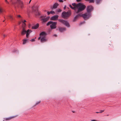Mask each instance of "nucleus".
Returning a JSON list of instances; mask_svg holds the SVG:
<instances>
[{"instance_id":"f257e3e1","label":"nucleus","mask_w":121,"mask_h":121,"mask_svg":"<svg viewBox=\"0 0 121 121\" xmlns=\"http://www.w3.org/2000/svg\"><path fill=\"white\" fill-rule=\"evenodd\" d=\"M47 35V33L44 32H42L39 34V37L38 38V39H40V41L41 42H45L47 41L46 39V36Z\"/></svg>"},{"instance_id":"f03ea898","label":"nucleus","mask_w":121,"mask_h":121,"mask_svg":"<svg viewBox=\"0 0 121 121\" xmlns=\"http://www.w3.org/2000/svg\"><path fill=\"white\" fill-rule=\"evenodd\" d=\"M76 7L78 9V11L76 12V13H78L84 10L86 8L85 5L81 3H79L77 4Z\"/></svg>"},{"instance_id":"7ed1b4c3","label":"nucleus","mask_w":121,"mask_h":121,"mask_svg":"<svg viewBox=\"0 0 121 121\" xmlns=\"http://www.w3.org/2000/svg\"><path fill=\"white\" fill-rule=\"evenodd\" d=\"M71 13L70 11H64L61 14L62 17L64 18H65L69 17L71 15Z\"/></svg>"},{"instance_id":"20e7f679","label":"nucleus","mask_w":121,"mask_h":121,"mask_svg":"<svg viewBox=\"0 0 121 121\" xmlns=\"http://www.w3.org/2000/svg\"><path fill=\"white\" fill-rule=\"evenodd\" d=\"M58 20L59 22L65 25L67 27H69L70 26V25L69 22L67 21H66L62 19H59Z\"/></svg>"},{"instance_id":"39448f33","label":"nucleus","mask_w":121,"mask_h":121,"mask_svg":"<svg viewBox=\"0 0 121 121\" xmlns=\"http://www.w3.org/2000/svg\"><path fill=\"white\" fill-rule=\"evenodd\" d=\"M16 3L17 4L18 7L22 9L24 7L23 3L21 0H16Z\"/></svg>"},{"instance_id":"423d86ee","label":"nucleus","mask_w":121,"mask_h":121,"mask_svg":"<svg viewBox=\"0 0 121 121\" xmlns=\"http://www.w3.org/2000/svg\"><path fill=\"white\" fill-rule=\"evenodd\" d=\"M33 11V12L36 13L35 14L38 16H39L40 15V13L38 11V9L37 8L35 7V8L33 7H32Z\"/></svg>"},{"instance_id":"0eeeda50","label":"nucleus","mask_w":121,"mask_h":121,"mask_svg":"<svg viewBox=\"0 0 121 121\" xmlns=\"http://www.w3.org/2000/svg\"><path fill=\"white\" fill-rule=\"evenodd\" d=\"M57 23L56 22H53L52 24L50 26L51 29H56V27Z\"/></svg>"},{"instance_id":"6e6552de","label":"nucleus","mask_w":121,"mask_h":121,"mask_svg":"<svg viewBox=\"0 0 121 121\" xmlns=\"http://www.w3.org/2000/svg\"><path fill=\"white\" fill-rule=\"evenodd\" d=\"M93 9V7L91 5L88 6L86 8L87 11L88 13H90Z\"/></svg>"},{"instance_id":"1a4fd4ad","label":"nucleus","mask_w":121,"mask_h":121,"mask_svg":"<svg viewBox=\"0 0 121 121\" xmlns=\"http://www.w3.org/2000/svg\"><path fill=\"white\" fill-rule=\"evenodd\" d=\"M90 13H86L83 14V17L85 19H86L88 18L90 16Z\"/></svg>"},{"instance_id":"9d476101","label":"nucleus","mask_w":121,"mask_h":121,"mask_svg":"<svg viewBox=\"0 0 121 121\" xmlns=\"http://www.w3.org/2000/svg\"><path fill=\"white\" fill-rule=\"evenodd\" d=\"M58 17L59 16L58 15L53 16L51 17V20L56 21L58 19Z\"/></svg>"},{"instance_id":"9b49d317","label":"nucleus","mask_w":121,"mask_h":121,"mask_svg":"<svg viewBox=\"0 0 121 121\" xmlns=\"http://www.w3.org/2000/svg\"><path fill=\"white\" fill-rule=\"evenodd\" d=\"M49 18L48 17H47L45 18H43L41 19L43 23H44L47 22Z\"/></svg>"},{"instance_id":"f8f14e48","label":"nucleus","mask_w":121,"mask_h":121,"mask_svg":"<svg viewBox=\"0 0 121 121\" xmlns=\"http://www.w3.org/2000/svg\"><path fill=\"white\" fill-rule=\"evenodd\" d=\"M39 26V24L38 23L36 24L35 25L32 27V29H37Z\"/></svg>"},{"instance_id":"ddd939ff","label":"nucleus","mask_w":121,"mask_h":121,"mask_svg":"<svg viewBox=\"0 0 121 121\" xmlns=\"http://www.w3.org/2000/svg\"><path fill=\"white\" fill-rule=\"evenodd\" d=\"M58 5V4L57 3H56L53 4V7L51 8V9H56L57 8Z\"/></svg>"},{"instance_id":"4468645a","label":"nucleus","mask_w":121,"mask_h":121,"mask_svg":"<svg viewBox=\"0 0 121 121\" xmlns=\"http://www.w3.org/2000/svg\"><path fill=\"white\" fill-rule=\"evenodd\" d=\"M66 28H65L60 27L59 28V30L60 32H63L65 30Z\"/></svg>"},{"instance_id":"2eb2a0df","label":"nucleus","mask_w":121,"mask_h":121,"mask_svg":"<svg viewBox=\"0 0 121 121\" xmlns=\"http://www.w3.org/2000/svg\"><path fill=\"white\" fill-rule=\"evenodd\" d=\"M32 31L30 30H28L26 31V37L27 38H28L29 37V36L30 34L31 33V32Z\"/></svg>"},{"instance_id":"dca6fc26","label":"nucleus","mask_w":121,"mask_h":121,"mask_svg":"<svg viewBox=\"0 0 121 121\" xmlns=\"http://www.w3.org/2000/svg\"><path fill=\"white\" fill-rule=\"evenodd\" d=\"M26 32V31L24 29H23L21 33V34L22 35H23L25 34Z\"/></svg>"},{"instance_id":"f3484780","label":"nucleus","mask_w":121,"mask_h":121,"mask_svg":"<svg viewBox=\"0 0 121 121\" xmlns=\"http://www.w3.org/2000/svg\"><path fill=\"white\" fill-rule=\"evenodd\" d=\"M78 18V16H77V15H76L73 18V22H75Z\"/></svg>"},{"instance_id":"a211bd4d","label":"nucleus","mask_w":121,"mask_h":121,"mask_svg":"<svg viewBox=\"0 0 121 121\" xmlns=\"http://www.w3.org/2000/svg\"><path fill=\"white\" fill-rule=\"evenodd\" d=\"M9 19L11 20H13V18L12 16L11 15H9L7 17Z\"/></svg>"},{"instance_id":"6ab92c4d","label":"nucleus","mask_w":121,"mask_h":121,"mask_svg":"<svg viewBox=\"0 0 121 121\" xmlns=\"http://www.w3.org/2000/svg\"><path fill=\"white\" fill-rule=\"evenodd\" d=\"M53 22L52 21H50L48 22L46 26H48L52 24Z\"/></svg>"},{"instance_id":"aec40b11","label":"nucleus","mask_w":121,"mask_h":121,"mask_svg":"<svg viewBox=\"0 0 121 121\" xmlns=\"http://www.w3.org/2000/svg\"><path fill=\"white\" fill-rule=\"evenodd\" d=\"M12 118H13V117H10L5 118L4 119V120H3V121H4V120L6 121L9 120Z\"/></svg>"},{"instance_id":"412c9836","label":"nucleus","mask_w":121,"mask_h":121,"mask_svg":"<svg viewBox=\"0 0 121 121\" xmlns=\"http://www.w3.org/2000/svg\"><path fill=\"white\" fill-rule=\"evenodd\" d=\"M69 7L72 9H73L75 10L76 9H75V7H73L72 6L71 4H69Z\"/></svg>"},{"instance_id":"4be33fe9","label":"nucleus","mask_w":121,"mask_h":121,"mask_svg":"<svg viewBox=\"0 0 121 121\" xmlns=\"http://www.w3.org/2000/svg\"><path fill=\"white\" fill-rule=\"evenodd\" d=\"M28 40V39H26L24 40L23 42V44H25Z\"/></svg>"},{"instance_id":"5701e85b","label":"nucleus","mask_w":121,"mask_h":121,"mask_svg":"<svg viewBox=\"0 0 121 121\" xmlns=\"http://www.w3.org/2000/svg\"><path fill=\"white\" fill-rule=\"evenodd\" d=\"M4 10L1 8H0V13L1 14L3 13Z\"/></svg>"},{"instance_id":"b1692460","label":"nucleus","mask_w":121,"mask_h":121,"mask_svg":"<svg viewBox=\"0 0 121 121\" xmlns=\"http://www.w3.org/2000/svg\"><path fill=\"white\" fill-rule=\"evenodd\" d=\"M72 5L73 6H74L73 7H75V9H76L77 8V7H76V6H77V4H76V3H73L72 4Z\"/></svg>"},{"instance_id":"393cba45","label":"nucleus","mask_w":121,"mask_h":121,"mask_svg":"<svg viewBox=\"0 0 121 121\" xmlns=\"http://www.w3.org/2000/svg\"><path fill=\"white\" fill-rule=\"evenodd\" d=\"M77 15L78 16V18L79 17H83V14H82L81 13H79Z\"/></svg>"},{"instance_id":"a878e982","label":"nucleus","mask_w":121,"mask_h":121,"mask_svg":"<svg viewBox=\"0 0 121 121\" xmlns=\"http://www.w3.org/2000/svg\"><path fill=\"white\" fill-rule=\"evenodd\" d=\"M102 0H96V3L97 4H99L101 1Z\"/></svg>"},{"instance_id":"bb28decb","label":"nucleus","mask_w":121,"mask_h":121,"mask_svg":"<svg viewBox=\"0 0 121 121\" xmlns=\"http://www.w3.org/2000/svg\"><path fill=\"white\" fill-rule=\"evenodd\" d=\"M50 14H54L55 13V12L54 11H51L50 12Z\"/></svg>"},{"instance_id":"cd10ccee","label":"nucleus","mask_w":121,"mask_h":121,"mask_svg":"<svg viewBox=\"0 0 121 121\" xmlns=\"http://www.w3.org/2000/svg\"><path fill=\"white\" fill-rule=\"evenodd\" d=\"M85 23V21H83L82 22H81L79 24V25L80 26L82 24H84Z\"/></svg>"},{"instance_id":"c85d7f7f","label":"nucleus","mask_w":121,"mask_h":121,"mask_svg":"<svg viewBox=\"0 0 121 121\" xmlns=\"http://www.w3.org/2000/svg\"><path fill=\"white\" fill-rule=\"evenodd\" d=\"M26 22V20H24L22 22V23L24 25H26V24L24 22Z\"/></svg>"},{"instance_id":"c756f323","label":"nucleus","mask_w":121,"mask_h":121,"mask_svg":"<svg viewBox=\"0 0 121 121\" xmlns=\"http://www.w3.org/2000/svg\"><path fill=\"white\" fill-rule=\"evenodd\" d=\"M61 11V10L60 9H57V12H60Z\"/></svg>"},{"instance_id":"7c9ffc66","label":"nucleus","mask_w":121,"mask_h":121,"mask_svg":"<svg viewBox=\"0 0 121 121\" xmlns=\"http://www.w3.org/2000/svg\"><path fill=\"white\" fill-rule=\"evenodd\" d=\"M40 102H41L40 101H39V102H36L35 104V105H38V104H39L40 103Z\"/></svg>"},{"instance_id":"2f4dec72","label":"nucleus","mask_w":121,"mask_h":121,"mask_svg":"<svg viewBox=\"0 0 121 121\" xmlns=\"http://www.w3.org/2000/svg\"><path fill=\"white\" fill-rule=\"evenodd\" d=\"M35 41V39H32L30 40V41L32 42L34 41Z\"/></svg>"},{"instance_id":"473e14b6","label":"nucleus","mask_w":121,"mask_h":121,"mask_svg":"<svg viewBox=\"0 0 121 121\" xmlns=\"http://www.w3.org/2000/svg\"><path fill=\"white\" fill-rule=\"evenodd\" d=\"M104 110H100L99 112H100V113H102L103 112H104Z\"/></svg>"},{"instance_id":"72a5a7b5","label":"nucleus","mask_w":121,"mask_h":121,"mask_svg":"<svg viewBox=\"0 0 121 121\" xmlns=\"http://www.w3.org/2000/svg\"><path fill=\"white\" fill-rule=\"evenodd\" d=\"M13 52H18V51H17V50H16V49H15L13 51Z\"/></svg>"},{"instance_id":"f704fd0d","label":"nucleus","mask_w":121,"mask_h":121,"mask_svg":"<svg viewBox=\"0 0 121 121\" xmlns=\"http://www.w3.org/2000/svg\"><path fill=\"white\" fill-rule=\"evenodd\" d=\"M58 1L60 2H63V0H59Z\"/></svg>"},{"instance_id":"c9c22d12","label":"nucleus","mask_w":121,"mask_h":121,"mask_svg":"<svg viewBox=\"0 0 121 121\" xmlns=\"http://www.w3.org/2000/svg\"><path fill=\"white\" fill-rule=\"evenodd\" d=\"M5 2H6L7 4H9V3L8 1L7 0H5Z\"/></svg>"},{"instance_id":"e433bc0d","label":"nucleus","mask_w":121,"mask_h":121,"mask_svg":"<svg viewBox=\"0 0 121 121\" xmlns=\"http://www.w3.org/2000/svg\"><path fill=\"white\" fill-rule=\"evenodd\" d=\"M17 17L19 18H21V16L20 15H18L17 16Z\"/></svg>"},{"instance_id":"4c0bfd02","label":"nucleus","mask_w":121,"mask_h":121,"mask_svg":"<svg viewBox=\"0 0 121 121\" xmlns=\"http://www.w3.org/2000/svg\"><path fill=\"white\" fill-rule=\"evenodd\" d=\"M47 14L48 15H49L50 14V12L48 11L47 12Z\"/></svg>"},{"instance_id":"58836bf2","label":"nucleus","mask_w":121,"mask_h":121,"mask_svg":"<svg viewBox=\"0 0 121 121\" xmlns=\"http://www.w3.org/2000/svg\"><path fill=\"white\" fill-rule=\"evenodd\" d=\"M81 0H76V1L78 2H80Z\"/></svg>"},{"instance_id":"ea45409f","label":"nucleus","mask_w":121,"mask_h":121,"mask_svg":"<svg viewBox=\"0 0 121 121\" xmlns=\"http://www.w3.org/2000/svg\"><path fill=\"white\" fill-rule=\"evenodd\" d=\"M66 5H65L64 7V9L66 8Z\"/></svg>"},{"instance_id":"a19ab883","label":"nucleus","mask_w":121,"mask_h":121,"mask_svg":"<svg viewBox=\"0 0 121 121\" xmlns=\"http://www.w3.org/2000/svg\"><path fill=\"white\" fill-rule=\"evenodd\" d=\"M43 16H40V18H43Z\"/></svg>"},{"instance_id":"79ce46f5","label":"nucleus","mask_w":121,"mask_h":121,"mask_svg":"<svg viewBox=\"0 0 121 121\" xmlns=\"http://www.w3.org/2000/svg\"><path fill=\"white\" fill-rule=\"evenodd\" d=\"M96 113H100V112H96Z\"/></svg>"},{"instance_id":"37998d69","label":"nucleus","mask_w":121,"mask_h":121,"mask_svg":"<svg viewBox=\"0 0 121 121\" xmlns=\"http://www.w3.org/2000/svg\"><path fill=\"white\" fill-rule=\"evenodd\" d=\"M3 36L4 37H5L6 36L5 35H3Z\"/></svg>"},{"instance_id":"c03bdc74","label":"nucleus","mask_w":121,"mask_h":121,"mask_svg":"<svg viewBox=\"0 0 121 121\" xmlns=\"http://www.w3.org/2000/svg\"><path fill=\"white\" fill-rule=\"evenodd\" d=\"M32 0H30L29 2V3H30Z\"/></svg>"},{"instance_id":"a18cd8bd","label":"nucleus","mask_w":121,"mask_h":121,"mask_svg":"<svg viewBox=\"0 0 121 121\" xmlns=\"http://www.w3.org/2000/svg\"><path fill=\"white\" fill-rule=\"evenodd\" d=\"M54 36H56V35H54Z\"/></svg>"},{"instance_id":"49530a36","label":"nucleus","mask_w":121,"mask_h":121,"mask_svg":"<svg viewBox=\"0 0 121 121\" xmlns=\"http://www.w3.org/2000/svg\"><path fill=\"white\" fill-rule=\"evenodd\" d=\"M64 0V1H65V0Z\"/></svg>"},{"instance_id":"de8ad7c7","label":"nucleus","mask_w":121,"mask_h":121,"mask_svg":"<svg viewBox=\"0 0 121 121\" xmlns=\"http://www.w3.org/2000/svg\"><path fill=\"white\" fill-rule=\"evenodd\" d=\"M4 21H3V22H4Z\"/></svg>"}]
</instances>
